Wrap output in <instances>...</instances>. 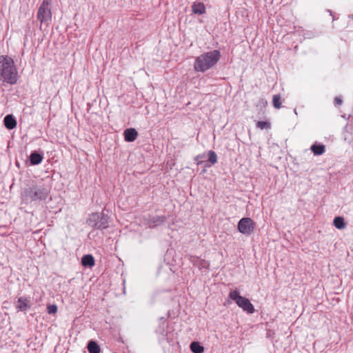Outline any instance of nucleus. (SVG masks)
Wrapping results in <instances>:
<instances>
[{
    "mask_svg": "<svg viewBox=\"0 0 353 353\" xmlns=\"http://www.w3.org/2000/svg\"><path fill=\"white\" fill-rule=\"evenodd\" d=\"M221 57V52L218 50L204 52L196 57L194 63V70L196 72H205L217 64Z\"/></svg>",
    "mask_w": 353,
    "mask_h": 353,
    "instance_id": "1",
    "label": "nucleus"
},
{
    "mask_svg": "<svg viewBox=\"0 0 353 353\" xmlns=\"http://www.w3.org/2000/svg\"><path fill=\"white\" fill-rule=\"evenodd\" d=\"M18 80V72L12 58L0 56V81L13 85Z\"/></svg>",
    "mask_w": 353,
    "mask_h": 353,
    "instance_id": "2",
    "label": "nucleus"
},
{
    "mask_svg": "<svg viewBox=\"0 0 353 353\" xmlns=\"http://www.w3.org/2000/svg\"><path fill=\"white\" fill-rule=\"evenodd\" d=\"M49 192V190L44 187L43 185H37L36 183L32 182L26 188L24 196L27 200L41 201L47 199Z\"/></svg>",
    "mask_w": 353,
    "mask_h": 353,
    "instance_id": "3",
    "label": "nucleus"
},
{
    "mask_svg": "<svg viewBox=\"0 0 353 353\" xmlns=\"http://www.w3.org/2000/svg\"><path fill=\"white\" fill-rule=\"evenodd\" d=\"M86 223L88 225L94 229L102 230L109 228L110 217L105 213V210H103L101 213L95 212L91 214Z\"/></svg>",
    "mask_w": 353,
    "mask_h": 353,
    "instance_id": "4",
    "label": "nucleus"
},
{
    "mask_svg": "<svg viewBox=\"0 0 353 353\" xmlns=\"http://www.w3.org/2000/svg\"><path fill=\"white\" fill-rule=\"evenodd\" d=\"M229 298L234 301L236 305L243 311L248 314H253L255 311L254 307L250 301L244 296L240 295L238 290H234L230 292Z\"/></svg>",
    "mask_w": 353,
    "mask_h": 353,
    "instance_id": "5",
    "label": "nucleus"
},
{
    "mask_svg": "<svg viewBox=\"0 0 353 353\" xmlns=\"http://www.w3.org/2000/svg\"><path fill=\"white\" fill-rule=\"evenodd\" d=\"M37 18L40 22L48 23L52 19V12L50 8V3L48 0H43L40 5L38 12Z\"/></svg>",
    "mask_w": 353,
    "mask_h": 353,
    "instance_id": "6",
    "label": "nucleus"
},
{
    "mask_svg": "<svg viewBox=\"0 0 353 353\" xmlns=\"http://www.w3.org/2000/svg\"><path fill=\"white\" fill-rule=\"evenodd\" d=\"M256 227L255 222L249 217L241 219L237 225L238 230L243 234L250 235L254 230Z\"/></svg>",
    "mask_w": 353,
    "mask_h": 353,
    "instance_id": "7",
    "label": "nucleus"
},
{
    "mask_svg": "<svg viewBox=\"0 0 353 353\" xmlns=\"http://www.w3.org/2000/svg\"><path fill=\"white\" fill-rule=\"evenodd\" d=\"M185 257L194 266L198 268L199 270H202L203 269H209V261H207L205 259H201V257L192 254H187Z\"/></svg>",
    "mask_w": 353,
    "mask_h": 353,
    "instance_id": "8",
    "label": "nucleus"
},
{
    "mask_svg": "<svg viewBox=\"0 0 353 353\" xmlns=\"http://www.w3.org/2000/svg\"><path fill=\"white\" fill-rule=\"evenodd\" d=\"M167 220L165 215H156L149 216L145 219V224L149 228H154L164 223Z\"/></svg>",
    "mask_w": 353,
    "mask_h": 353,
    "instance_id": "9",
    "label": "nucleus"
},
{
    "mask_svg": "<svg viewBox=\"0 0 353 353\" xmlns=\"http://www.w3.org/2000/svg\"><path fill=\"white\" fill-rule=\"evenodd\" d=\"M43 154L37 150H34L30 153L26 163L28 165H37L43 161Z\"/></svg>",
    "mask_w": 353,
    "mask_h": 353,
    "instance_id": "10",
    "label": "nucleus"
},
{
    "mask_svg": "<svg viewBox=\"0 0 353 353\" xmlns=\"http://www.w3.org/2000/svg\"><path fill=\"white\" fill-rule=\"evenodd\" d=\"M123 135L125 141L132 142L137 138L138 132L134 128H128L125 130Z\"/></svg>",
    "mask_w": 353,
    "mask_h": 353,
    "instance_id": "11",
    "label": "nucleus"
},
{
    "mask_svg": "<svg viewBox=\"0 0 353 353\" xmlns=\"http://www.w3.org/2000/svg\"><path fill=\"white\" fill-rule=\"evenodd\" d=\"M3 123L8 129L12 130L16 127L17 120L12 114H8L3 119Z\"/></svg>",
    "mask_w": 353,
    "mask_h": 353,
    "instance_id": "12",
    "label": "nucleus"
},
{
    "mask_svg": "<svg viewBox=\"0 0 353 353\" xmlns=\"http://www.w3.org/2000/svg\"><path fill=\"white\" fill-rule=\"evenodd\" d=\"M314 155L319 156L325 152V146L322 143H314L310 148Z\"/></svg>",
    "mask_w": 353,
    "mask_h": 353,
    "instance_id": "13",
    "label": "nucleus"
},
{
    "mask_svg": "<svg viewBox=\"0 0 353 353\" xmlns=\"http://www.w3.org/2000/svg\"><path fill=\"white\" fill-rule=\"evenodd\" d=\"M81 264L85 268H92L94 265V259L92 254H85L81 258Z\"/></svg>",
    "mask_w": 353,
    "mask_h": 353,
    "instance_id": "14",
    "label": "nucleus"
},
{
    "mask_svg": "<svg viewBox=\"0 0 353 353\" xmlns=\"http://www.w3.org/2000/svg\"><path fill=\"white\" fill-rule=\"evenodd\" d=\"M208 159L205 164V167L210 168L217 163V155L213 150H210L208 153Z\"/></svg>",
    "mask_w": 353,
    "mask_h": 353,
    "instance_id": "15",
    "label": "nucleus"
},
{
    "mask_svg": "<svg viewBox=\"0 0 353 353\" xmlns=\"http://www.w3.org/2000/svg\"><path fill=\"white\" fill-rule=\"evenodd\" d=\"M192 10L194 14H203L205 12V6L201 2L194 3L192 6Z\"/></svg>",
    "mask_w": 353,
    "mask_h": 353,
    "instance_id": "16",
    "label": "nucleus"
},
{
    "mask_svg": "<svg viewBox=\"0 0 353 353\" xmlns=\"http://www.w3.org/2000/svg\"><path fill=\"white\" fill-rule=\"evenodd\" d=\"M89 353H100L101 348L98 343L94 341H90L87 345Z\"/></svg>",
    "mask_w": 353,
    "mask_h": 353,
    "instance_id": "17",
    "label": "nucleus"
},
{
    "mask_svg": "<svg viewBox=\"0 0 353 353\" xmlns=\"http://www.w3.org/2000/svg\"><path fill=\"white\" fill-rule=\"evenodd\" d=\"M190 348L193 353H203L204 352V347L196 341L192 342Z\"/></svg>",
    "mask_w": 353,
    "mask_h": 353,
    "instance_id": "18",
    "label": "nucleus"
},
{
    "mask_svg": "<svg viewBox=\"0 0 353 353\" xmlns=\"http://www.w3.org/2000/svg\"><path fill=\"white\" fill-rule=\"evenodd\" d=\"M333 224L336 228L339 230L343 229L345 227L344 219L341 216L335 217L333 221Z\"/></svg>",
    "mask_w": 353,
    "mask_h": 353,
    "instance_id": "19",
    "label": "nucleus"
},
{
    "mask_svg": "<svg viewBox=\"0 0 353 353\" xmlns=\"http://www.w3.org/2000/svg\"><path fill=\"white\" fill-rule=\"evenodd\" d=\"M272 103L276 109H279L281 107V99L279 94H274L273 96Z\"/></svg>",
    "mask_w": 353,
    "mask_h": 353,
    "instance_id": "20",
    "label": "nucleus"
},
{
    "mask_svg": "<svg viewBox=\"0 0 353 353\" xmlns=\"http://www.w3.org/2000/svg\"><path fill=\"white\" fill-rule=\"evenodd\" d=\"M256 127L262 130L268 129L270 127V124L267 121H260L256 123Z\"/></svg>",
    "mask_w": 353,
    "mask_h": 353,
    "instance_id": "21",
    "label": "nucleus"
},
{
    "mask_svg": "<svg viewBox=\"0 0 353 353\" xmlns=\"http://www.w3.org/2000/svg\"><path fill=\"white\" fill-rule=\"evenodd\" d=\"M47 311L50 314H55L57 312V306L54 304L48 305L47 306Z\"/></svg>",
    "mask_w": 353,
    "mask_h": 353,
    "instance_id": "22",
    "label": "nucleus"
},
{
    "mask_svg": "<svg viewBox=\"0 0 353 353\" xmlns=\"http://www.w3.org/2000/svg\"><path fill=\"white\" fill-rule=\"evenodd\" d=\"M205 157V155L204 154H199L194 158V161L196 162L197 165H201L204 161L202 160Z\"/></svg>",
    "mask_w": 353,
    "mask_h": 353,
    "instance_id": "23",
    "label": "nucleus"
},
{
    "mask_svg": "<svg viewBox=\"0 0 353 353\" xmlns=\"http://www.w3.org/2000/svg\"><path fill=\"white\" fill-rule=\"evenodd\" d=\"M342 99L339 97H336L334 98V103L336 105H341L342 104Z\"/></svg>",
    "mask_w": 353,
    "mask_h": 353,
    "instance_id": "24",
    "label": "nucleus"
},
{
    "mask_svg": "<svg viewBox=\"0 0 353 353\" xmlns=\"http://www.w3.org/2000/svg\"><path fill=\"white\" fill-rule=\"evenodd\" d=\"M17 307L19 310H22V297H19V298H18V301H17Z\"/></svg>",
    "mask_w": 353,
    "mask_h": 353,
    "instance_id": "25",
    "label": "nucleus"
},
{
    "mask_svg": "<svg viewBox=\"0 0 353 353\" xmlns=\"http://www.w3.org/2000/svg\"><path fill=\"white\" fill-rule=\"evenodd\" d=\"M327 12L330 13V15L332 16V21H334L336 18L333 16L332 12L330 10H327Z\"/></svg>",
    "mask_w": 353,
    "mask_h": 353,
    "instance_id": "26",
    "label": "nucleus"
},
{
    "mask_svg": "<svg viewBox=\"0 0 353 353\" xmlns=\"http://www.w3.org/2000/svg\"><path fill=\"white\" fill-rule=\"evenodd\" d=\"M26 299H23V307L26 306Z\"/></svg>",
    "mask_w": 353,
    "mask_h": 353,
    "instance_id": "27",
    "label": "nucleus"
},
{
    "mask_svg": "<svg viewBox=\"0 0 353 353\" xmlns=\"http://www.w3.org/2000/svg\"><path fill=\"white\" fill-rule=\"evenodd\" d=\"M16 165H17L18 167H19V161H18L17 160L16 161Z\"/></svg>",
    "mask_w": 353,
    "mask_h": 353,
    "instance_id": "28",
    "label": "nucleus"
}]
</instances>
